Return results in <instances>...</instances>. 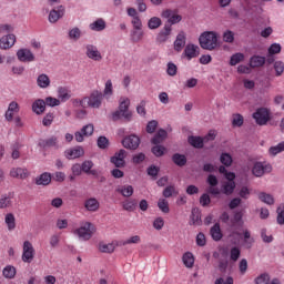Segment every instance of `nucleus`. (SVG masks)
<instances>
[{
  "label": "nucleus",
  "instance_id": "nucleus-29",
  "mask_svg": "<svg viewBox=\"0 0 284 284\" xmlns=\"http://www.w3.org/2000/svg\"><path fill=\"white\" fill-rule=\"evenodd\" d=\"M236 225H243V211H236L233 219L230 220L229 227L234 230Z\"/></svg>",
  "mask_w": 284,
  "mask_h": 284
},
{
  "label": "nucleus",
  "instance_id": "nucleus-6",
  "mask_svg": "<svg viewBox=\"0 0 284 284\" xmlns=\"http://www.w3.org/2000/svg\"><path fill=\"white\" fill-rule=\"evenodd\" d=\"M92 223L87 222L84 225L73 231L75 236H79L82 241H90L92 239Z\"/></svg>",
  "mask_w": 284,
  "mask_h": 284
},
{
  "label": "nucleus",
  "instance_id": "nucleus-14",
  "mask_svg": "<svg viewBox=\"0 0 284 284\" xmlns=\"http://www.w3.org/2000/svg\"><path fill=\"white\" fill-rule=\"evenodd\" d=\"M17 57L21 63H32V61L36 60L34 53H32L30 49H19L17 51Z\"/></svg>",
  "mask_w": 284,
  "mask_h": 284
},
{
  "label": "nucleus",
  "instance_id": "nucleus-4",
  "mask_svg": "<svg viewBox=\"0 0 284 284\" xmlns=\"http://www.w3.org/2000/svg\"><path fill=\"white\" fill-rule=\"evenodd\" d=\"M103 92L99 90H93L90 93V97L84 98V101H88L89 108H93L94 110H99L103 104Z\"/></svg>",
  "mask_w": 284,
  "mask_h": 284
},
{
  "label": "nucleus",
  "instance_id": "nucleus-28",
  "mask_svg": "<svg viewBox=\"0 0 284 284\" xmlns=\"http://www.w3.org/2000/svg\"><path fill=\"white\" fill-rule=\"evenodd\" d=\"M99 200L97 197H90L84 202V207L88 212H97L100 207Z\"/></svg>",
  "mask_w": 284,
  "mask_h": 284
},
{
  "label": "nucleus",
  "instance_id": "nucleus-45",
  "mask_svg": "<svg viewBox=\"0 0 284 284\" xmlns=\"http://www.w3.org/2000/svg\"><path fill=\"white\" fill-rule=\"evenodd\" d=\"M136 205H139L136 200H126L123 202L122 207L125 212H134V210H136Z\"/></svg>",
  "mask_w": 284,
  "mask_h": 284
},
{
  "label": "nucleus",
  "instance_id": "nucleus-13",
  "mask_svg": "<svg viewBox=\"0 0 284 284\" xmlns=\"http://www.w3.org/2000/svg\"><path fill=\"white\" fill-rule=\"evenodd\" d=\"M128 152L124 149H121L119 152H115L113 156H111V163L115 165V168H125V156Z\"/></svg>",
  "mask_w": 284,
  "mask_h": 284
},
{
  "label": "nucleus",
  "instance_id": "nucleus-50",
  "mask_svg": "<svg viewBox=\"0 0 284 284\" xmlns=\"http://www.w3.org/2000/svg\"><path fill=\"white\" fill-rule=\"evenodd\" d=\"M151 152L152 154H154V156L159 159L163 156V154H165V146L155 144V146L151 149Z\"/></svg>",
  "mask_w": 284,
  "mask_h": 284
},
{
  "label": "nucleus",
  "instance_id": "nucleus-60",
  "mask_svg": "<svg viewBox=\"0 0 284 284\" xmlns=\"http://www.w3.org/2000/svg\"><path fill=\"white\" fill-rule=\"evenodd\" d=\"M224 43H234V33L232 30H226L222 36Z\"/></svg>",
  "mask_w": 284,
  "mask_h": 284
},
{
  "label": "nucleus",
  "instance_id": "nucleus-7",
  "mask_svg": "<svg viewBox=\"0 0 284 284\" xmlns=\"http://www.w3.org/2000/svg\"><path fill=\"white\" fill-rule=\"evenodd\" d=\"M92 134H94V124L89 123L74 133V139L77 143H83L84 136H92Z\"/></svg>",
  "mask_w": 284,
  "mask_h": 284
},
{
  "label": "nucleus",
  "instance_id": "nucleus-63",
  "mask_svg": "<svg viewBox=\"0 0 284 284\" xmlns=\"http://www.w3.org/2000/svg\"><path fill=\"white\" fill-rule=\"evenodd\" d=\"M256 284H267L270 283V274L262 273L260 276L255 278Z\"/></svg>",
  "mask_w": 284,
  "mask_h": 284
},
{
  "label": "nucleus",
  "instance_id": "nucleus-15",
  "mask_svg": "<svg viewBox=\"0 0 284 284\" xmlns=\"http://www.w3.org/2000/svg\"><path fill=\"white\" fill-rule=\"evenodd\" d=\"M9 176L11 179H19L20 181H26L30 176V171H28L26 168H12L10 170Z\"/></svg>",
  "mask_w": 284,
  "mask_h": 284
},
{
  "label": "nucleus",
  "instance_id": "nucleus-57",
  "mask_svg": "<svg viewBox=\"0 0 284 284\" xmlns=\"http://www.w3.org/2000/svg\"><path fill=\"white\" fill-rule=\"evenodd\" d=\"M44 105H48L49 108H57V105H61V101L57 98L48 97L44 100Z\"/></svg>",
  "mask_w": 284,
  "mask_h": 284
},
{
  "label": "nucleus",
  "instance_id": "nucleus-12",
  "mask_svg": "<svg viewBox=\"0 0 284 284\" xmlns=\"http://www.w3.org/2000/svg\"><path fill=\"white\" fill-rule=\"evenodd\" d=\"M221 256L217 264V270L222 274H225L227 272V267H230V253L227 252V248H222Z\"/></svg>",
  "mask_w": 284,
  "mask_h": 284
},
{
  "label": "nucleus",
  "instance_id": "nucleus-16",
  "mask_svg": "<svg viewBox=\"0 0 284 284\" xmlns=\"http://www.w3.org/2000/svg\"><path fill=\"white\" fill-rule=\"evenodd\" d=\"M17 43V36L9 33L0 39V50H10Z\"/></svg>",
  "mask_w": 284,
  "mask_h": 284
},
{
  "label": "nucleus",
  "instance_id": "nucleus-20",
  "mask_svg": "<svg viewBox=\"0 0 284 284\" xmlns=\"http://www.w3.org/2000/svg\"><path fill=\"white\" fill-rule=\"evenodd\" d=\"M186 41L187 36L184 33V31H180L175 38V41L173 42V48L175 52H181L183 48H185Z\"/></svg>",
  "mask_w": 284,
  "mask_h": 284
},
{
  "label": "nucleus",
  "instance_id": "nucleus-11",
  "mask_svg": "<svg viewBox=\"0 0 284 284\" xmlns=\"http://www.w3.org/2000/svg\"><path fill=\"white\" fill-rule=\"evenodd\" d=\"M183 54L187 61H192V59H196L201 54V48L194 43H189L185 45Z\"/></svg>",
  "mask_w": 284,
  "mask_h": 284
},
{
  "label": "nucleus",
  "instance_id": "nucleus-56",
  "mask_svg": "<svg viewBox=\"0 0 284 284\" xmlns=\"http://www.w3.org/2000/svg\"><path fill=\"white\" fill-rule=\"evenodd\" d=\"M176 72H179L176 64H174V62H169L166 64V74H169V77H176Z\"/></svg>",
  "mask_w": 284,
  "mask_h": 284
},
{
  "label": "nucleus",
  "instance_id": "nucleus-59",
  "mask_svg": "<svg viewBox=\"0 0 284 284\" xmlns=\"http://www.w3.org/2000/svg\"><path fill=\"white\" fill-rule=\"evenodd\" d=\"M159 172H161V169L154 164L150 165L146 170L149 176H152L153 179H156L159 176Z\"/></svg>",
  "mask_w": 284,
  "mask_h": 284
},
{
  "label": "nucleus",
  "instance_id": "nucleus-54",
  "mask_svg": "<svg viewBox=\"0 0 284 284\" xmlns=\"http://www.w3.org/2000/svg\"><path fill=\"white\" fill-rule=\"evenodd\" d=\"M220 161L222 165H225V168H230V165H232V155L230 153H222L220 156Z\"/></svg>",
  "mask_w": 284,
  "mask_h": 284
},
{
  "label": "nucleus",
  "instance_id": "nucleus-34",
  "mask_svg": "<svg viewBox=\"0 0 284 284\" xmlns=\"http://www.w3.org/2000/svg\"><path fill=\"white\" fill-rule=\"evenodd\" d=\"M143 29H132L130 32V41L139 43L143 39Z\"/></svg>",
  "mask_w": 284,
  "mask_h": 284
},
{
  "label": "nucleus",
  "instance_id": "nucleus-48",
  "mask_svg": "<svg viewBox=\"0 0 284 284\" xmlns=\"http://www.w3.org/2000/svg\"><path fill=\"white\" fill-rule=\"evenodd\" d=\"M230 258L233 263H236L241 258V248L239 246H233L230 251Z\"/></svg>",
  "mask_w": 284,
  "mask_h": 284
},
{
  "label": "nucleus",
  "instance_id": "nucleus-61",
  "mask_svg": "<svg viewBox=\"0 0 284 284\" xmlns=\"http://www.w3.org/2000/svg\"><path fill=\"white\" fill-rule=\"evenodd\" d=\"M80 165L82 168V172H84V174H88V172H90V170L94 168V162H92V160H85Z\"/></svg>",
  "mask_w": 284,
  "mask_h": 284
},
{
  "label": "nucleus",
  "instance_id": "nucleus-38",
  "mask_svg": "<svg viewBox=\"0 0 284 284\" xmlns=\"http://www.w3.org/2000/svg\"><path fill=\"white\" fill-rule=\"evenodd\" d=\"M234 190H236V183L235 182H225L222 185V192L226 196H230V195L234 194Z\"/></svg>",
  "mask_w": 284,
  "mask_h": 284
},
{
  "label": "nucleus",
  "instance_id": "nucleus-47",
  "mask_svg": "<svg viewBox=\"0 0 284 284\" xmlns=\"http://www.w3.org/2000/svg\"><path fill=\"white\" fill-rule=\"evenodd\" d=\"M114 244L110 243V244H104V243H100L99 244V250L100 252L104 253V254H112V252H114Z\"/></svg>",
  "mask_w": 284,
  "mask_h": 284
},
{
  "label": "nucleus",
  "instance_id": "nucleus-5",
  "mask_svg": "<svg viewBox=\"0 0 284 284\" xmlns=\"http://www.w3.org/2000/svg\"><path fill=\"white\" fill-rule=\"evenodd\" d=\"M273 168L268 162H255L252 168L253 176H264V174H271Z\"/></svg>",
  "mask_w": 284,
  "mask_h": 284
},
{
  "label": "nucleus",
  "instance_id": "nucleus-49",
  "mask_svg": "<svg viewBox=\"0 0 284 284\" xmlns=\"http://www.w3.org/2000/svg\"><path fill=\"white\" fill-rule=\"evenodd\" d=\"M69 39H71L72 41H79V39H81V29H79V27H75L69 30Z\"/></svg>",
  "mask_w": 284,
  "mask_h": 284
},
{
  "label": "nucleus",
  "instance_id": "nucleus-41",
  "mask_svg": "<svg viewBox=\"0 0 284 284\" xmlns=\"http://www.w3.org/2000/svg\"><path fill=\"white\" fill-rule=\"evenodd\" d=\"M58 97L62 102L70 101V98L72 97L70 94V91L65 87H60L58 89Z\"/></svg>",
  "mask_w": 284,
  "mask_h": 284
},
{
  "label": "nucleus",
  "instance_id": "nucleus-26",
  "mask_svg": "<svg viewBox=\"0 0 284 284\" xmlns=\"http://www.w3.org/2000/svg\"><path fill=\"white\" fill-rule=\"evenodd\" d=\"M203 220H201V209L193 207L191 211V222L190 225H202Z\"/></svg>",
  "mask_w": 284,
  "mask_h": 284
},
{
  "label": "nucleus",
  "instance_id": "nucleus-27",
  "mask_svg": "<svg viewBox=\"0 0 284 284\" xmlns=\"http://www.w3.org/2000/svg\"><path fill=\"white\" fill-rule=\"evenodd\" d=\"M32 112H34V114H43V112H45V100L43 99H38L32 103Z\"/></svg>",
  "mask_w": 284,
  "mask_h": 284
},
{
  "label": "nucleus",
  "instance_id": "nucleus-36",
  "mask_svg": "<svg viewBox=\"0 0 284 284\" xmlns=\"http://www.w3.org/2000/svg\"><path fill=\"white\" fill-rule=\"evenodd\" d=\"M37 85L42 89L50 88V77L45 73L40 74L37 79Z\"/></svg>",
  "mask_w": 284,
  "mask_h": 284
},
{
  "label": "nucleus",
  "instance_id": "nucleus-53",
  "mask_svg": "<svg viewBox=\"0 0 284 284\" xmlns=\"http://www.w3.org/2000/svg\"><path fill=\"white\" fill-rule=\"evenodd\" d=\"M243 59H245V54L234 53L233 55H231L230 65H237V63H241V61H243Z\"/></svg>",
  "mask_w": 284,
  "mask_h": 284
},
{
  "label": "nucleus",
  "instance_id": "nucleus-37",
  "mask_svg": "<svg viewBox=\"0 0 284 284\" xmlns=\"http://www.w3.org/2000/svg\"><path fill=\"white\" fill-rule=\"evenodd\" d=\"M104 29H105V20L101 18L90 24V30H93L94 32H103Z\"/></svg>",
  "mask_w": 284,
  "mask_h": 284
},
{
  "label": "nucleus",
  "instance_id": "nucleus-40",
  "mask_svg": "<svg viewBox=\"0 0 284 284\" xmlns=\"http://www.w3.org/2000/svg\"><path fill=\"white\" fill-rule=\"evenodd\" d=\"M182 261L185 267H194V254H192V252L184 253Z\"/></svg>",
  "mask_w": 284,
  "mask_h": 284
},
{
  "label": "nucleus",
  "instance_id": "nucleus-3",
  "mask_svg": "<svg viewBox=\"0 0 284 284\" xmlns=\"http://www.w3.org/2000/svg\"><path fill=\"white\" fill-rule=\"evenodd\" d=\"M271 114L272 112L270 109L262 106L256 109V111L252 114V118L257 125H267V122L272 120Z\"/></svg>",
  "mask_w": 284,
  "mask_h": 284
},
{
  "label": "nucleus",
  "instance_id": "nucleus-51",
  "mask_svg": "<svg viewBox=\"0 0 284 284\" xmlns=\"http://www.w3.org/2000/svg\"><path fill=\"white\" fill-rule=\"evenodd\" d=\"M158 207L159 210H161V212H163L164 214H169L170 213V204L166 202L165 199H160L158 202Z\"/></svg>",
  "mask_w": 284,
  "mask_h": 284
},
{
  "label": "nucleus",
  "instance_id": "nucleus-44",
  "mask_svg": "<svg viewBox=\"0 0 284 284\" xmlns=\"http://www.w3.org/2000/svg\"><path fill=\"white\" fill-rule=\"evenodd\" d=\"M281 152H284V141L268 149L270 156H276Z\"/></svg>",
  "mask_w": 284,
  "mask_h": 284
},
{
  "label": "nucleus",
  "instance_id": "nucleus-35",
  "mask_svg": "<svg viewBox=\"0 0 284 284\" xmlns=\"http://www.w3.org/2000/svg\"><path fill=\"white\" fill-rule=\"evenodd\" d=\"M6 225L8 226L9 232H12V230H16L17 227V219L14 217V214L8 213L4 217Z\"/></svg>",
  "mask_w": 284,
  "mask_h": 284
},
{
  "label": "nucleus",
  "instance_id": "nucleus-9",
  "mask_svg": "<svg viewBox=\"0 0 284 284\" xmlns=\"http://www.w3.org/2000/svg\"><path fill=\"white\" fill-rule=\"evenodd\" d=\"M161 17L163 19H168L165 26H169L170 28H172V26L176 23H181V21L183 20V17H181L180 14H174V11L172 9H166L162 11Z\"/></svg>",
  "mask_w": 284,
  "mask_h": 284
},
{
  "label": "nucleus",
  "instance_id": "nucleus-30",
  "mask_svg": "<svg viewBox=\"0 0 284 284\" xmlns=\"http://www.w3.org/2000/svg\"><path fill=\"white\" fill-rule=\"evenodd\" d=\"M52 183V174L44 172L36 178V185H50Z\"/></svg>",
  "mask_w": 284,
  "mask_h": 284
},
{
  "label": "nucleus",
  "instance_id": "nucleus-19",
  "mask_svg": "<svg viewBox=\"0 0 284 284\" xmlns=\"http://www.w3.org/2000/svg\"><path fill=\"white\" fill-rule=\"evenodd\" d=\"M65 14V7L59 6L57 9H52L49 13V23H57L59 19H63Z\"/></svg>",
  "mask_w": 284,
  "mask_h": 284
},
{
  "label": "nucleus",
  "instance_id": "nucleus-43",
  "mask_svg": "<svg viewBox=\"0 0 284 284\" xmlns=\"http://www.w3.org/2000/svg\"><path fill=\"white\" fill-rule=\"evenodd\" d=\"M2 275L4 278H14L17 276V268L12 265H7L2 271Z\"/></svg>",
  "mask_w": 284,
  "mask_h": 284
},
{
  "label": "nucleus",
  "instance_id": "nucleus-1",
  "mask_svg": "<svg viewBox=\"0 0 284 284\" xmlns=\"http://www.w3.org/2000/svg\"><path fill=\"white\" fill-rule=\"evenodd\" d=\"M199 43L202 50H216L219 48V36L214 31H204L200 34Z\"/></svg>",
  "mask_w": 284,
  "mask_h": 284
},
{
  "label": "nucleus",
  "instance_id": "nucleus-55",
  "mask_svg": "<svg viewBox=\"0 0 284 284\" xmlns=\"http://www.w3.org/2000/svg\"><path fill=\"white\" fill-rule=\"evenodd\" d=\"M156 128H159V121L151 120L146 124V132L148 134H154L156 132Z\"/></svg>",
  "mask_w": 284,
  "mask_h": 284
},
{
  "label": "nucleus",
  "instance_id": "nucleus-42",
  "mask_svg": "<svg viewBox=\"0 0 284 284\" xmlns=\"http://www.w3.org/2000/svg\"><path fill=\"white\" fill-rule=\"evenodd\" d=\"M162 24H163V21H161V18H159V17H152L148 21L149 30H158V28H161Z\"/></svg>",
  "mask_w": 284,
  "mask_h": 284
},
{
  "label": "nucleus",
  "instance_id": "nucleus-39",
  "mask_svg": "<svg viewBox=\"0 0 284 284\" xmlns=\"http://www.w3.org/2000/svg\"><path fill=\"white\" fill-rule=\"evenodd\" d=\"M258 200L266 205H274V196L270 193L261 192L258 193Z\"/></svg>",
  "mask_w": 284,
  "mask_h": 284
},
{
  "label": "nucleus",
  "instance_id": "nucleus-31",
  "mask_svg": "<svg viewBox=\"0 0 284 284\" xmlns=\"http://www.w3.org/2000/svg\"><path fill=\"white\" fill-rule=\"evenodd\" d=\"M211 239L213 241L219 242L223 239V232L221 231V224L215 223L210 230Z\"/></svg>",
  "mask_w": 284,
  "mask_h": 284
},
{
  "label": "nucleus",
  "instance_id": "nucleus-32",
  "mask_svg": "<svg viewBox=\"0 0 284 284\" xmlns=\"http://www.w3.org/2000/svg\"><path fill=\"white\" fill-rule=\"evenodd\" d=\"M250 68H263L265 65V57L253 55L250 58Z\"/></svg>",
  "mask_w": 284,
  "mask_h": 284
},
{
  "label": "nucleus",
  "instance_id": "nucleus-8",
  "mask_svg": "<svg viewBox=\"0 0 284 284\" xmlns=\"http://www.w3.org/2000/svg\"><path fill=\"white\" fill-rule=\"evenodd\" d=\"M34 246H32V243L30 241H24L23 242V247H22V261L23 263H31L34 261Z\"/></svg>",
  "mask_w": 284,
  "mask_h": 284
},
{
  "label": "nucleus",
  "instance_id": "nucleus-2",
  "mask_svg": "<svg viewBox=\"0 0 284 284\" xmlns=\"http://www.w3.org/2000/svg\"><path fill=\"white\" fill-rule=\"evenodd\" d=\"M121 119L126 123L132 121V111H130V100L128 98L120 101L118 110L112 113V121H121Z\"/></svg>",
  "mask_w": 284,
  "mask_h": 284
},
{
  "label": "nucleus",
  "instance_id": "nucleus-46",
  "mask_svg": "<svg viewBox=\"0 0 284 284\" xmlns=\"http://www.w3.org/2000/svg\"><path fill=\"white\" fill-rule=\"evenodd\" d=\"M97 145L100 150H108L110 148V140L104 135H100L97 140Z\"/></svg>",
  "mask_w": 284,
  "mask_h": 284
},
{
  "label": "nucleus",
  "instance_id": "nucleus-33",
  "mask_svg": "<svg viewBox=\"0 0 284 284\" xmlns=\"http://www.w3.org/2000/svg\"><path fill=\"white\" fill-rule=\"evenodd\" d=\"M115 192H119V194H122L125 199H130V196L134 194V187L132 185H123L118 187Z\"/></svg>",
  "mask_w": 284,
  "mask_h": 284
},
{
  "label": "nucleus",
  "instance_id": "nucleus-62",
  "mask_svg": "<svg viewBox=\"0 0 284 284\" xmlns=\"http://www.w3.org/2000/svg\"><path fill=\"white\" fill-rule=\"evenodd\" d=\"M277 223L278 225H284V204L277 207Z\"/></svg>",
  "mask_w": 284,
  "mask_h": 284
},
{
  "label": "nucleus",
  "instance_id": "nucleus-64",
  "mask_svg": "<svg viewBox=\"0 0 284 284\" xmlns=\"http://www.w3.org/2000/svg\"><path fill=\"white\" fill-rule=\"evenodd\" d=\"M143 161H145V153H138L132 156V163H134V165H141Z\"/></svg>",
  "mask_w": 284,
  "mask_h": 284
},
{
  "label": "nucleus",
  "instance_id": "nucleus-58",
  "mask_svg": "<svg viewBox=\"0 0 284 284\" xmlns=\"http://www.w3.org/2000/svg\"><path fill=\"white\" fill-rule=\"evenodd\" d=\"M273 68L275 70V75L276 77H282L283 75V72H284L283 61H275Z\"/></svg>",
  "mask_w": 284,
  "mask_h": 284
},
{
  "label": "nucleus",
  "instance_id": "nucleus-10",
  "mask_svg": "<svg viewBox=\"0 0 284 284\" xmlns=\"http://www.w3.org/2000/svg\"><path fill=\"white\" fill-rule=\"evenodd\" d=\"M122 145L125 150H138L141 145V139L136 134H131L122 140Z\"/></svg>",
  "mask_w": 284,
  "mask_h": 284
},
{
  "label": "nucleus",
  "instance_id": "nucleus-52",
  "mask_svg": "<svg viewBox=\"0 0 284 284\" xmlns=\"http://www.w3.org/2000/svg\"><path fill=\"white\" fill-rule=\"evenodd\" d=\"M53 121H54V113L49 112L42 119V125H44V128H50Z\"/></svg>",
  "mask_w": 284,
  "mask_h": 284
},
{
  "label": "nucleus",
  "instance_id": "nucleus-25",
  "mask_svg": "<svg viewBox=\"0 0 284 284\" xmlns=\"http://www.w3.org/2000/svg\"><path fill=\"white\" fill-rule=\"evenodd\" d=\"M12 199H14L13 192L2 194L0 197V210H6V207H10V205H12Z\"/></svg>",
  "mask_w": 284,
  "mask_h": 284
},
{
  "label": "nucleus",
  "instance_id": "nucleus-17",
  "mask_svg": "<svg viewBox=\"0 0 284 284\" xmlns=\"http://www.w3.org/2000/svg\"><path fill=\"white\" fill-rule=\"evenodd\" d=\"M85 50L88 59H91L92 61H102L103 55H101V52L99 51V48H97V45L87 44Z\"/></svg>",
  "mask_w": 284,
  "mask_h": 284
},
{
  "label": "nucleus",
  "instance_id": "nucleus-24",
  "mask_svg": "<svg viewBox=\"0 0 284 284\" xmlns=\"http://www.w3.org/2000/svg\"><path fill=\"white\" fill-rule=\"evenodd\" d=\"M171 161L174 165H178V168H185V165H187V156H185V154L174 153Z\"/></svg>",
  "mask_w": 284,
  "mask_h": 284
},
{
  "label": "nucleus",
  "instance_id": "nucleus-23",
  "mask_svg": "<svg viewBox=\"0 0 284 284\" xmlns=\"http://www.w3.org/2000/svg\"><path fill=\"white\" fill-rule=\"evenodd\" d=\"M187 143H190L192 148H195V150H201L205 145V141L199 135H190L187 138Z\"/></svg>",
  "mask_w": 284,
  "mask_h": 284
},
{
  "label": "nucleus",
  "instance_id": "nucleus-22",
  "mask_svg": "<svg viewBox=\"0 0 284 284\" xmlns=\"http://www.w3.org/2000/svg\"><path fill=\"white\" fill-rule=\"evenodd\" d=\"M57 143H59V139L52 135L49 139H41L38 142L39 148L45 150L47 148H57Z\"/></svg>",
  "mask_w": 284,
  "mask_h": 284
},
{
  "label": "nucleus",
  "instance_id": "nucleus-18",
  "mask_svg": "<svg viewBox=\"0 0 284 284\" xmlns=\"http://www.w3.org/2000/svg\"><path fill=\"white\" fill-rule=\"evenodd\" d=\"M83 154H85V151L81 146H75V148H72V149H67L64 151V156L69 161H72L74 159H81V156H83Z\"/></svg>",
  "mask_w": 284,
  "mask_h": 284
},
{
  "label": "nucleus",
  "instance_id": "nucleus-21",
  "mask_svg": "<svg viewBox=\"0 0 284 284\" xmlns=\"http://www.w3.org/2000/svg\"><path fill=\"white\" fill-rule=\"evenodd\" d=\"M170 34H172V28L170 24H164V28L156 36V42L165 43L170 39Z\"/></svg>",
  "mask_w": 284,
  "mask_h": 284
}]
</instances>
